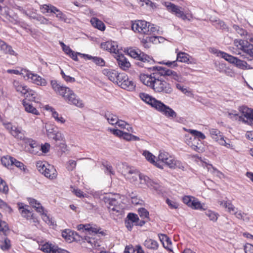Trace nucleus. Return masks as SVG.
Here are the masks:
<instances>
[{"mask_svg": "<svg viewBox=\"0 0 253 253\" xmlns=\"http://www.w3.org/2000/svg\"><path fill=\"white\" fill-rule=\"evenodd\" d=\"M122 137L127 141H138L140 140L138 137L124 131Z\"/></svg>", "mask_w": 253, "mask_h": 253, "instance_id": "49530a36", "label": "nucleus"}, {"mask_svg": "<svg viewBox=\"0 0 253 253\" xmlns=\"http://www.w3.org/2000/svg\"><path fill=\"white\" fill-rule=\"evenodd\" d=\"M31 74L32 73L30 71L26 69L17 67V75L20 76L21 78L25 81H29Z\"/></svg>", "mask_w": 253, "mask_h": 253, "instance_id": "bb28decb", "label": "nucleus"}, {"mask_svg": "<svg viewBox=\"0 0 253 253\" xmlns=\"http://www.w3.org/2000/svg\"><path fill=\"white\" fill-rule=\"evenodd\" d=\"M127 218L128 220L135 223V225H136V223L139 221V218L137 215L133 213H128Z\"/></svg>", "mask_w": 253, "mask_h": 253, "instance_id": "680f3d73", "label": "nucleus"}, {"mask_svg": "<svg viewBox=\"0 0 253 253\" xmlns=\"http://www.w3.org/2000/svg\"><path fill=\"white\" fill-rule=\"evenodd\" d=\"M79 230H84L85 231H88L89 233L91 232L93 233H99L102 235H106V233L104 230H102L100 227L97 226H91L90 224H80L78 226Z\"/></svg>", "mask_w": 253, "mask_h": 253, "instance_id": "f3484780", "label": "nucleus"}, {"mask_svg": "<svg viewBox=\"0 0 253 253\" xmlns=\"http://www.w3.org/2000/svg\"><path fill=\"white\" fill-rule=\"evenodd\" d=\"M244 52L253 57V45L249 43L247 47H245Z\"/></svg>", "mask_w": 253, "mask_h": 253, "instance_id": "774afa93", "label": "nucleus"}, {"mask_svg": "<svg viewBox=\"0 0 253 253\" xmlns=\"http://www.w3.org/2000/svg\"><path fill=\"white\" fill-rule=\"evenodd\" d=\"M25 131L22 130L20 128L17 127V141H18V145L23 146L25 139L29 138L25 137L24 135Z\"/></svg>", "mask_w": 253, "mask_h": 253, "instance_id": "7c9ffc66", "label": "nucleus"}, {"mask_svg": "<svg viewBox=\"0 0 253 253\" xmlns=\"http://www.w3.org/2000/svg\"><path fill=\"white\" fill-rule=\"evenodd\" d=\"M49 138L52 139L55 141H62L64 139V136L61 132L56 130L54 133H53L52 137H50Z\"/></svg>", "mask_w": 253, "mask_h": 253, "instance_id": "5fc2aeb1", "label": "nucleus"}, {"mask_svg": "<svg viewBox=\"0 0 253 253\" xmlns=\"http://www.w3.org/2000/svg\"><path fill=\"white\" fill-rule=\"evenodd\" d=\"M120 79L118 84H120L122 88L129 90H133L135 87L134 83L130 80L126 75L125 73H122L120 76Z\"/></svg>", "mask_w": 253, "mask_h": 253, "instance_id": "ddd939ff", "label": "nucleus"}, {"mask_svg": "<svg viewBox=\"0 0 253 253\" xmlns=\"http://www.w3.org/2000/svg\"><path fill=\"white\" fill-rule=\"evenodd\" d=\"M215 51L213 50V52L214 53H216L217 56L221 57L231 64H234L235 61H236L237 57H235L223 51L217 50L216 49H215Z\"/></svg>", "mask_w": 253, "mask_h": 253, "instance_id": "5701e85b", "label": "nucleus"}, {"mask_svg": "<svg viewBox=\"0 0 253 253\" xmlns=\"http://www.w3.org/2000/svg\"><path fill=\"white\" fill-rule=\"evenodd\" d=\"M102 200L113 218H115L116 217L122 214L123 208L119 201L118 195L106 194L103 197Z\"/></svg>", "mask_w": 253, "mask_h": 253, "instance_id": "7ed1b4c3", "label": "nucleus"}, {"mask_svg": "<svg viewBox=\"0 0 253 253\" xmlns=\"http://www.w3.org/2000/svg\"><path fill=\"white\" fill-rule=\"evenodd\" d=\"M28 201L30 205L33 208H35L37 212L39 213H42L43 212V207L42 206L41 204L37 200L33 198H29Z\"/></svg>", "mask_w": 253, "mask_h": 253, "instance_id": "f704fd0d", "label": "nucleus"}, {"mask_svg": "<svg viewBox=\"0 0 253 253\" xmlns=\"http://www.w3.org/2000/svg\"><path fill=\"white\" fill-rule=\"evenodd\" d=\"M40 249L46 253H69L65 250L49 243H45L40 247Z\"/></svg>", "mask_w": 253, "mask_h": 253, "instance_id": "f8f14e48", "label": "nucleus"}, {"mask_svg": "<svg viewBox=\"0 0 253 253\" xmlns=\"http://www.w3.org/2000/svg\"><path fill=\"white\" fill-rule=\"evenodd\" d=\"M139 96L143 101L148 104L150 105L152 107L155 108V109L158 108V106L159 105V103H160L161 102L149 95L148 94L144 92L140 93Z\"/></svg>", "mask_w": 253, "mask_h": 253, "instance_id": "2eb2a0df", "label": "nucleus"}, {"mask_svg": "<svg viewBox=\"0 0 253 253\" xmlns=\"http://www.w3.org/2000/svg\"><path fill=\"white\" fill-rule=\"evenodd\" d=\"M158 158L159 161H161L164 165H166L170 169H175L176 168H180L181 163L176 161L169 154L164 151H160Z\"/></svg>", "mask_w": 253, "mask_h": 253, "instance_id": "6e6552de", "label": "nucleus"}, {"mask_svg": "<svg viewBox=\"0 0 253 253\" xmlns=\"http://www.w3.org/2000/svg\"><path fill=\"white\" fill-rule=\"evenodd\" d=\"M151 180H152L150 179L148 176L141 173L140 175L139 176L138 184L142 185H146L149 187L150 184L149 183H150Z\"/></svg>", "mask_w": 253, "mask_h": 253, "instance_id": "c03bdc74", "label": "nucleus"}, {"mask_svg": "<svg viewBox=\"0 0 253 253\" xmlns=\"http://www.w3.org/2000/svg\"><path fill=\"white\" fill-rule=\"evenodd\" d=\"M190 56L183 52H179L177 54L176 61L180 62L188 63Z\"/></svg>", "mask_w": 253, "mask_h": 253, "instance_id": "4c0bfd02", "label": "nucleus"}, {"mask_svg": "<svg viewBox=\"0 0 253 253\" xmlns=\"http://www.w3.org/2000/svg\"><path fill=\"white\" fill-rule=\"evenodd\" d=\"M240 111L242 115L244 116V118H246L245 123H247L248 121H253V110H252L246 107H242L240 108Z\"/></svg>", "mask_w": 253, "mask_h": 253, "instance_id": "a878e982", "label": "nucleus"}, {"mask_svg": "<svg viewBox=\"0 0 253 253\" xmlns=\"http://www.w3.org/2000/svg\"><path fill=\"white\" fill-rule=\"evenodd\" d=\"M62 236L67 241L69 242L74 241L80 242L82 240V236L79 235L76 232L73 231L69 229H66L62 232Z\"/></svg>", "mask_w": 253, "mask_h": 253, "instance_id": "4468645a", "label": "nucleus"}, {"mask_svg": "<svg viewBox=\"0 0 253 253\" xmlns=\"http://www.w3.org/2000/svg\"><path fill=\"white\" fill-rule=\"evenodd\" d=\"M23 147L31 154H38L40 151V144L32 139H25Z\"/></svg>", "mask_w": 253, "mask_h": 253, "instance_id": "9d476101", "label": "nucleus"}, {"mask_svg": "<svg viewBox=\"0 0 253 253\" xmlns=\"http://www.w3.org/2000/svg\"><path fill=\"white\" fill-rule=\"evenodd\" d=\"M152 71H157L159 75L163 76H169L172 79L177 82H181V77L174 71L161 66H153L152 68Z\"/></svg>", "mask_w": 253, "mask_h": 253, "instance_id": "1a4fd4ad", "label": "nucleus"}, {"mask_svg": "<svg viewBox=\"0 0 253 253\" xmlns=\"http://www.w3.org/2000/svg\"><path fill=\"white\" fill-rule=\"evenodd\" d=\"M103 74L107 76L108 79L112 82H117L118 83L120 76L122 73H118L115 70L110 69H104L102 70Z\"/></svg>", "mask_w": 253, "mask_h": 253, "instance_id": "dca6fc26", "label": "nucleus"}, {"mask_svg": "<svg viewBox=\"0 0 253 253\" xmlns=\"http://www.w3.org/2000/svg\"><path fill=\"white\" fill-rule=\"evenodd\" d=\"M126 51L128 55L139 61L136 63L138 66L152 71V69L150 68H152V66L150 67L149 65L153 64L154 60L151 57L139 49L132 47L127 48Z\"/></svg>", "mask_w": 253, "mask_h": 253, "instance_id": "20e7f679", "label": "nucleus"}, {"mask_svg": "<svg viewBox=\"0 0 253 253\" xmlns=\"http://www.w3.org/2000/svg\"><path fill=\"white\" fill-rule=\"evenodd\" d=\"M43 174H44L46 177L53 179L56 176V171L55 169H54L52 167L49 166L48 168H47L46 169H45V172L43 173Z\"/></svg>", "mask_w": 253, "mask_h": 253, "instance_id": "473e14b6", "label": "nucleus"}, {"mask_svg": "<svg viewBox=\"0 0 253 253\" xmlns=\"http://www.w3.org/2000/svg\"><path fill=\"white\" fill-rule=\"evenodd\" d=\"M234 45L239 49L242 50L243 51H245V47H247L246 44H249L247 42H245L242 40H235L234 42Z\"/></svg>", "mask_w": 253, "mask_h": 253, "instance_id": "a18cd8bd", "label": "nucleus"}, {"mask_svg": "<svg viewBox=\"0 0 253 253\" xmlns=\"http://www.w3.org/2000/svg\"><path fill=\"white\" fill-rule=\"evenodd\" d=\"M10 247V241L9 239L5 238L3 241H0V248L3 250H8Z\"/></svg>", "mask_w": 253, "mask_h": 253, "instance_id": "de8ad7c7", "label": "nucleus"}, {"mask_svg": "<svg viewBox=\"0 0 253 253\" xmlns=\"http://www.w3.org/2000/svg\"><path fill=\"white\" fill-rule=\"evenodd\" d=\"M184 129L185 131L190 132L191 134L194 135L195 138H197L199 140L200 139L203 140L206 138L205 135L202 132L198 130L190 129H188L185 128H184Z\"/></svg>", "mask_w": 253, "mask_h": 253, "instance_id": "ea45409f", "label": "nucleus"}, {"mask_svg": "<svg viewBox=\"0 0 253 253\" xmlns=\"http://www.w3.org/2000/svg\"><path fill=\"white\" fill-rule=\"evenodd\" d=\"M104 117L106 119L108 122L112 125H116L117 123L118 118L116 115L109 112H107L104 115Z\"/></svg>", "mask_w": 253, "mask_h": 253, "instance_id": "2f4dec72", "label": "nucleus"}, {"mask_svg": "<svg viewBox=\"0 0 253 253\" xmlns=\"http://www.w3.org/2000/svg\"><path fill=\"white\" fill-rule=\"evenodd\" d=\"M36 20L40 22L41 24L48 25L51 24V22H49L47 19L40 14H39L37 17H36Z\"/></svg>", "mask_w": 253, "mask_h": 253, "instance_id": "bf43d9fd", "label": "nucleus"}, {"mask_svg": "<svg viewBox=\"0 0 253 253\" xmlns=\"http://www.w3.org/2000/svg\"><path fill=\"white\" fill-rule=\"evenodd\" d=\"M165 6L169 11L174 14L177 17L184 20L187 18L186 15L184 13L181 7L176 5L170 2H165Z\"/></svg>", "mask_w": 253, "mask_h": 253, "instance_id": "9b49d317", "label": "nucleus"}, {"mask_svg": "<svg viewBox=\"0 0 253 253\" xmlns=\"http://www.w3.org/2000/svg\"><path fill=\"white\" fill-rule=\"evenodd\" d=\"M128 172L126 174L127 178L129 179L131 182L134 183L135 184H138L139 176L140 174L138 171L134 169H131L128 168Z\"/></svg>", "mask_w": 253, "mask_h": 253, "instance_id": "aec40b11", "label": "nucleus"}, {"mask_svg": "<svg viewBox=\"0 0 253 253\" xmlns=\"http://www.w3.org/2000/svg\"><path fill=\"white\" fill-rule=\"evenodd\" d=\"M228 116L232 119L235 120H239L243 122H246V120L244 119V116L242 114L241 116H239L238 114L230 112L228 113Z\"/></svg>", "mask_w": 253, "mask_h": 253, "instance_id": "864d4df0", "label": "nucleus"}, {"mask_svg": "<svg viewBox=\"0 0 253 253\" xmlns=\"http://www.w3.org/2000/svg\"><path fill=\"white\" fill-rule=\"evenodd\" d=\"M205 214L209 218L210 220L215 222L218 219L219 214L213 211L208 210L205 211Z\"/></svg>", "mask_w": 253, "mask_h": 253, "instance_id": "37998d69", "label": "nucleus"}, {"mask_svg": "<svg viewBox=\"0 0 253 253\" xmlns=\"http://www.w3.org/2000/svg\"><path fill=\"white\" fill-rule=\"evenodd\" d=\"M138 213L140 216L143 219L146 218L149 219V212L145 208H140L138 210Z\"/></svg>", "mask_w": 253, "mask_h": 253, "instance_id": "4d7b16f0", "label": "nucleus"}, {"mask_svg": "<svg viewBox=\"0 0 253 253\" xmlns=\"http://www.w3.org/2000/svg\"><path fill=\"white\" fill-rule=\"evenodd\" d=\"M40 9L43 14L46 13H56L57 8L51 4H43L41 6Z\"/></svg>", "mask_w": 253, "mask_h": 253, "instance_id": "c85d7f7f", "label": "nucleus"}, {"mask_svg": "<svg viewBox=\"0 0 253 253\" xmlns=\"http://www.w3.org/2000/svg\"><path fill=\"white\" fill-rule=\"evenodd\" d=\"M19 206L20 212L22 216L26 217L27 219H29L31 217H33V213L30 210L28 209L29 208L28 206L25 205L23 207H21L20 204H18Z\"/></svg>", "mask_w": 253, "mask_h": 253, "instance_id": "c756f323", "label": "nucleus"}, {"mask_svg": "<svg viewBox=\"0 0 253 253\" xmlns=\"http://www.w3.org/2000/svg\"><path fill=\"white\" fill-rule=\"evenodd\" d=\"M17 92L18 93L19 97H23V99H25L27 102H36V99L38 96L37 93L26 85H17Z\"/></svg>", "mask_w": 253, "mask_h": 253, "instance_id": "0eeeda50", "label": "nucleus"}, {"mask_svg": "<svg viewBox=\"0 0 253 253\" xmlns=\"http://www.w3.org/2000/svg\"><path fill=\"white\" fill-rule=\"evenodd\" d=\"M149 187L154 189L157 194H161L162 193V187L158 183L153 181L152 180L149 183Z\"/></svg>", "mask_w": 253, "mask_h": 253, "instance_id": "79ce46f5", "label": "nucleus"}, {"mask_svg": "<svg viewBox=\"0 0 253 253\" xmlns=\"http://www.w3.org/2000/svg\"><path fill=\"white\" fill-rule=\"evenodd\" d=\"M1 214L0 213V234L6 235L8 232L9 228L7 224L1 220Z\"/></svg>", "mask_w": 253, "mask_h": 253, "instance_id": "a19ab883", "label": "nucleus"}, {"mask_svg": "<svg viewBox=\"0 0 253 253\" xmlns=\"http://www.w3.org/2000/svg\"><path fill=\"white\" fill-rule=\"evenodd\" d=\"M224 205H225V208L227 209V211L230 213L233 212V214H234L235 212L237 211V209L229 201L227 202V203H225Z\"/></svg>", "mask_w": 253, "mask_h": 253, "instance_id": "052dcab7", "label": "nucleus"}, {"mask_svg": "<svg viewBox=\"0 0 253 253\" xmlns=\"http://www.w3.org/2000/svg\"><path fill=\"white\" fill-rule=\"evenodd\" d=\"M2 164L9 169H13L15 165V159L10 156H6L1 158Z\"/></svg>", "mask_w": 253, "mask_h": 253, "instance_id": "4be33fe9", "label": "nucleus"}, {"mask_svg": "<svg viewBox=\"0 0 253 253\" xmlns=\"http://www.w3.org/2000/svg\"><path fill=\"white\" fill-rule=\"evenodd\" d=\"M150 75L140 74L139 79L145 85L153 89L156 92L170 94L173 91L171 85L168 82L159 79L157 71H153Z\"/></svg>", "mask_w": 253, "mask_h": 253, "instance_id": "f257e3e1", "label": "nucleus"}, {"mask_svg": "<svg viewBox=\"0 0 253 253\" xmlns=\"http://www.w3.org/2000/svg\"><path fill=\"white\" fill-rule=\"evenodd\" d=\"M91 236H82L81 244H84L87 248H97L101 246V241L100 240V236H104L99 233H89Z\"/></svg>", "mask_w": 253, "mask_h": 253, "instance_id": "423d86ee", "label": "nucleus"}, {"mask_svg": "<svg viewBox=\"0 0 253 253\" xmlns=\"http://www.w3.org/2000/svg\"><path fill=\"white\" fill-rule=\"evenodd\" d=\"M184 141L188 145H192L193 141L196 142L197 141V138H195L192 134L191 135L189 134H185Z\"/></svg>", "mask_w": 253, "mask_h": 253, "instance_id": "6e6d98bb", "label": "nucleus"}, {"mask_svg": "<svg viewBox=\"0 0 253 253\" xmlns=\"http://www.w3.org/2000/svg\"><path fill=\"white\" fill-rule=\"evenodd\" d=\"M234 214L238 219L245 222H249L250 221V218L248 216V214L242 212L241 211H237L234 213Z\"/></svg>", "mask_w": 253, "mask_h": 253, "instance_id": "58836bf2", "label": "nucleus"}, {"mask_svg": "<svg viewBox=\"0 0 253 253\" xmlns=\"http://www.w3.org/2000/svg\"><path fill=\"white\" fill-rule=\"evenodd\" d=\"M101 47L111 52L117 53L118 51V45L114 42H107L101 43Z\"/></svg>", "mask_w": 253, "mask_h": 253, "instance_id": "b1692460", "label": "nucleus"}, {"mask_svg": "<svg viewBox=\"0 0 253 253\" xmlns=\"http://www.w3.org/2000/svg\"><path fill=\"white\" fill-rule=\"evenodd\" d=\"M210 132L212 138L218 142L219 141L220 138L223 137L222 133L217 129L211 128L210 130Z\"/></svg>", "mask_w": 253, "mask_h": 253, "instance_id": "e433bc0d", "label": "nucleus"}, {"mask_svg": "<svg viewBox=\"0 0 253 253\" xmlns=\"http://www.w3.org/2000/svg\"><path fill=\"white\" fill-rule=\"evenodd\" d=\"M21 7L20 6H17V9H19L20 10H22L23 13H24L27 16H28L30 18L36 20V17H37L39 15L38 14L36 13V10H34V11H32L30 13L28 14L25 10H22Z\"/></svg>", "mask_w": 253, "mask_h": 253, "instance_id": "13d9d810", "label": "nucleus"}, {"mask_svg": "<svg viewBox=\"0 0 253 253\" xmlns=\"http://www.w3.org/2000/svg\"><path fill=\"white\" fill-rule=\"evenodd\" d=\"M40 213L42 214V219L44 221L49 225H54V221L51 218H50V217L44 213L43 211Z\"/></svg>", "mask_w": 253, "mask_h": 253, "instance_id": "e2e57ef3", "label": "nucleus"}, {"mask_svg": "<svg viewBox=\"0 0 253 253\" xmlns=\"http://www.w3.org/2000/svg\"><path fill=\"white\" fill-rule=\"evenodd\" d=\"M144 245L148 249L157 250L158 248V244L157 241L151 239H148L145 240Z\"/></svg>", "mask_w": 253, "mask_h": 253, "instance_id": "c9c22d12", "label": "nucleus"}, {"mask_svg": "<svg viewBox=\"0 0 253 253\" xmlns=\"http://www.w3.org/2000/svg\"><path fill=\"white\" fill-rule=\"evenodd\" d=\"M52 116L57 123L64 124L66 121L65 119L63 118L61 115H60L56 111H54V112L52 113Z\"/></svg>", "mask_w": 253, "mask_h": 253, "instance_id": "603ef678", "label": "nucleus"}, {"mask_svg": "<svg viewBox=\"0 0 253 253\" xmlns=\"http://www.w3.org/2000/svg\"><path fill=\"white\" fill-rule=\"evenodd\" d=\"M132 30L144 35H150L157 31V28L144 20H138L133 23L131 25Z\"/></svg>", "mask_w": 253, "mask_h": 253, "instance_id": "39448f33", "label": "nucleus"}, {"mask_svg": "<svg viewBox=\"0 0 253 253\" xmlns=\"http://www.w3.org/2000/svg\"><path fill=\"white\" fill-rule=\"evenodd\" d=\"M90 22L92 25L95 28L103 31L105 29V25L101 20L97 18L93 17L90 20Z\"/></svg>", "mask_w": 253, "mask_h": 253, "instance_id": "cd10ccee", "label": "nucleus"}, {"mask_svg": "<svg viewBox=\"0 0 253 253\" xmlns=\"http://www.w3.org/2000/svg\"><path fill=\"white\" fill-rule=\"evenodd\" d=\"M8 190V188L5 181L0 177V192L6 193Z\"/></svg>", "mask_w": 253, "mask_h": 253, "instance_id": "0e129e2a", "label": "nucleus"}, {"mask_svg": "<svg viewBox=\"0 0 253 253\" xmlns=\"http://www.w3.org/2000/svg\"><path fill=\"white\" fill-rule=\"evenodd\" d=\"M28 81L33 84L41 86H45L47 84V82L44 79L42 78L37 74H33L32 73Z\"/></svg>", "mask_w": 253, "mask_h": 253, "instance_id": "6ab92c4d", "label": "nucleus"}, {"mask_svg": "<svg viewBox=\"0 0 253 253\" xmlns=\"http://www.w3.org/2000/svg\"><path fill=\"white\" fill-rule=\"evenodd\" d=\"M159 238L164 247L168 250H170V248L171 245L170 239L167 235L163 234L161 235Z\"/></svg>", "mask_w": 253, "mask_h": 253, "instance_id": "72a5a7b5", "label": "nucleus"}, {"mask_svg": "<svg viewBox=\"0 0 253 253\" xmlns=\"http://www.w3.org/2000/svg\"><path fill=\"white\" fill-rule=\"evenodd\" d=\"M51 84L53 90L61 95L68 103L76 105L78 107H84L82 100H80L70 88L61 85L56 81H51Z\"/></svg>", "mask_w": 253, "mask_h": 253, "instance_id": "f03ea898", "label": "nucleus"}, {"mask_svg": "<svg viewBox=\"0 0 253 253\" xmlns=\"http://www.w3.org/2000/svg\"><path fill=\"white\" fill-rule=\"evenodd\" d=\"M191 208L195 210H205V209L203 208L202 204L200 202H199L197 199H195V198H193V200L192 201L191 206H190Z\"/></svg>", "mask_w": 253, "mask_h": 253, "instance_id": "09e8293b", "label": "nucleus"}, {"mask_svg": "<svg viewBox=\"0 0 253 253\" xmlns=\"http://www.w3.org/2000/svg\"><path fill=\"white\" fill-rule=\"evenodd\" d=\"M36 166L38 170L42 174L45 172V170L47 168L44 164H43V162L40 161L37 163Z\"/></svg>", "mask_w": 253, "mask_h": 253, "instance_id": "338daca9", "label": "nucleus"}, {"mask_svg": "<svg viewBox=\"0 0 253 253\" xmlns=\"http://www.w3.org/2000/svg\"><path fill=\"white\" fill-rule=\"evenodd\" d=\"M234 65L240 69L244 70L247 69V63L245 61L241 60L237 58Z\"/></svg>", "mask_w": 253, "mask_h": 253, "instance_id": "3c124183", "label": "nucleus"}, {"mask_svg": "<svg viewBox=\"0 0 253 253\" xmlns=\"http://www.w3.org/2000/svg\"><path fill=\"white\" fill-rule=\"evenodd\" d=\"M116 59L119 66L123 70L126 71L130 67V63L127 60L124 55L121 54L118 55Z\"/></svg>", "mask_w": 253, "mask_h": 253, "instance_id": "412c9836", "label": "nucleus"}, {"mask_svg": "<svg viewBox=\"0 0 253 253\" xmlns=\"http://www.w3.org/2000/svg\"><path fill=\"white\" fill-rule=\"evenodd\" d=\"M143 155L145 157L146 160L151 164L155 163V157L150 152L146 150L144 151Z\"/></svg>", "mask_w": 253, "mask_h": 253, "instance_id": "8fccbe9b", "label": "nucleus"}, {"mask_svg": "<svg viewBox=\"0 0 253 253\" xmlns=\"http://www.w3.org/2000/svg\"><path fill=\"white\" fill-rule=\"evenodd\" d=\"M156 109L162 112L168 117H175L176 116V113L171 108L165 105L162 102L159 103V105Z\"/></svg>", "mask_w": 253, "mask_h": 253, "instance_id": "a211bd4d", "label": "nucleus"}, {"mask_svg": "<svg viewBox=\"0 0 253 253\" xmlns=\"http://www.w3.org/2000/svg\"><path fill=\"white\" fill-rule=\"evenodd\" d=\"M233 28L235 31L237 32L241 36H245L247 35V31L243 29L242 28L240 27L239 26L237 25H234L233 26Z\"/></svg>", "mask_w": 253, "mask_h": 253, "instance_id": "69168bd1", "label": "nucleus"}, {"mask_svg": "<svg viewBox=\"0 0 253 253\" xmlns=\"http://www.w3.org/2000/svg\"><path fill=\"white\" fill-rule=\"evenodd\" d=\"M22 104L24 107L25 110L27 112L36 115H39L40 114L39 112L37 110V109L34 107L32 104L27 102L25 99L22 100Z\"/></svg>", "mask_w": 253, "mask_h": 253, "instance_id": "393cba45", "label": "nucleus"}]
</instances>
